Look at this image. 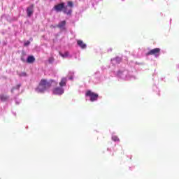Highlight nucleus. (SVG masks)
Instances as JSON below:
<instances>
[{
	"label": "nucleus",
	"instance_id": "1",
	"mask_svg": "<svg viewBox=\"0 0 179 179\" xmlns=\"http://www.w3.org/2000/svg\"><path fill=\"white\" fill-rule=\"evenodd\" d=\"M114 73L117 78L122 79V80H135V79H138L134 72L129 71L124 68H121L119 71H114Z\"/></svg>",
	"mask_w": 179,
	"mask_h": 179
},
{
	"label": "nucleus",
	"instance_id": "2",
	"mask_svg": "<svg viewBox=\"0 0 179 179\" xmlns=\"http://www.w3.org/2000/svg\"><path fill=\"white\" fill-rule=\"evenodd\" d=\"M52 85H57V83L54 80H50L49 81H47V80H41L37 87L35 88V92L40 94L45 93V92L50 90V88Z\"/></svg>",
	"mask_w": 179,
	"mask_h": 179
},
{
	"label": "nucleus",
	"instance_id": "3",
	"mask_svg": "<svg viewBox=\"0 0 179 179\" xmlns=\"http://www.w3.org/2000/svg\"><path fill=\"white\" fill-rule=\"evenodd\" d=\"M53 9L57 13L59 12H63V13H64V15H67V16H71L72 15V8H68V6H66L65 3L64 2L55 5Z\"/></svg>",
	"mask_w": 179,
	"mask_h": 179
},
{
	"label": "nucleus",
	"instance_id": "4",
	"mask_svg": "<svg viewBox=\"0 0 179 179\" xmlns=\"http://www.w3.org/2000/svg\"><path fill=\"white\" fill-rule=\"evenodd\" d=\"M52 93L56 96H62L65 93V90L62 87H56L52 90Z\"/></svg>",
	"mask_w": 179,
	"mask_h": 179
},
{
	"label": "nucleus",
	"instance_id": "5",
	"mask_svg": "<svg viewBox=\"0 0 179 179\" xmlns=\"http://www.w3.org/2000/svg\"><path fill=\"white\" fill-rule=\"evenodd\" d=\"M87 97H90V101H96L99 99V94L89 90L86 92Z\"/></svg>",
	"mask_w": 179,
	"mask_h": 179
},
{
	"label": "nucleus",
	"instance_id": "6",
	"mask_svg": "<svg viewBox=\"0 0 179 179\" xmlns=\"http://www.w3.org/2000/svg\"><path fill=\"white\" fill-rule=\"evenodd\" d=\"M160 48H155V49H152L151 50H150L147 54L146 55H154V57L155 58H159V57H160Z\"/></svg>",
	"mask_w": 179,
	"mask_h": 179
},
{
	"label": "nucleus",
	"instance_id": "7",
	"mask_svg": "<svg viewBox=\"0 0 179 179\" xmlns=\"http://www.w3.org/2000/svg\"><path fill=\"white\" fill-rule=\"evenodd\" d=\"M122 62V57L116 56L110 59V64L113 66L118 65Z\"/></svg>",
	"mask_w": 179,
	"mask_h": 179
},
{
	"label": "nucleus",
	"instance_id": "8",
	"mask_svg": "<svg viewBox=\"0 0 179 179\" xmlns=\"http://www.w3.org/2000/svg\"><path fill=\"white\" fill-rule=\"evenodd\" d=\"M34 6L31 5L30 6L27 8V16H28V17H31V16L33 15V13H34Z\"/></svg>",
	"mask_w": 179,
	"mask_h": 179
},
{
	"label": "nucleus",
	"instance_id": "9",
	"mask_svg": "<svg viewBox=\"0 0 179 179\" xmlns=\"http://www.w3.org/2000/svg\"><path fill=\"white\" fill-rule=\"evenodd\" d=\"M101 76V75L100 74V71L95 72V73L94 74L93 82L94 83H99L100 82V76Z\"/></svg>",
	"mask_w": 179,
	"mask_h": 179
},
{
	"label": "nucleus",
	"instance_id": "10",
	"mask_svg": "<svg viewBox=\"0 0 179 179\" xmlns=\"http://www.w3.org/2000/svg\"><path fill=\"white\" fill-rule=\"evenodd\" d=\"M77 44L78 46H80L82 50H86L87 45L86 43H83V41L82 40H78L77 41Z\"/></svg>",
	"mask_w": 179,
	"mask_h": 179
},
{
	"label": "nucleus",
	"instance_id": "11",
	"mask_svg": "<svg viewBox=\"0 0 179 179\" xmlns=\"http://www.w3.org/2000/svg\"><path fill=\"white\" fill-rule=\"evenodd\" d=\"M66 82H68V79L66 78H62L59 85L60 87H65L66 86Z\"/></svg>",
	"mask_w": 179,
	"mask_h": 179
},
{
	"label": "nucleus",
	"instance_id": "12",
	"mask_svg": "<svg viewBox=\"0 0 179 179\" xmlns=\"http://www.w3.org/2000/svg\"><path fill=\"white\" fill-rule=\"evenodd\" d=\"M65 26H66V21L63 20L61 21L58 24H57V27L59 29H62V30H65Z\"/></svg>",
	"mask_w": 179,
	"mask_h": 179
},
{
	"label": "nucleus",
	"instance_id": "13",
	"mask_svg": "<svg viewBox=\"0 0 179 179\" xmlns=\"http://www.w3.org/2000/svg\"><path fill=\"white\" fill-rule=\"evenodd\" d=\"M20 87H22V84H20V83H19L17 85L13 87L12 89H11V93L12 94L15 93V90H17V92H19V90H20Z\"/></svg>",
	"mask_w": 179,
	"mask_h": 179
},
{
	"label": "nucleus",
	"instance_id": "14",
	"mask_svg": "<svg viewBox=\"0 0 179 179\" xmlns=\"http://www.w3.org/2000/svg\"><path fill=\"white\" fill-rule=\"evenodd\" d=\"M0 100L2 102L8 101V100H9V96L5 95V94H1Z\"/></svg>",
	"mask_w": 179,
	"mask_h": 179
},
{
	"label": "nucleus",
	"instance_id": "15",
	"mask_svg": "<svg viewBox=\"0 0 179 179\" xmlns=\"http://www.w3.org/2000/svg\"><path fill=\"white\" fill-rule=\"evenodd\" d=\"M36 61V58L34 56H29L27 59V64H33Z\"/></svg>",
	"mask_w": 179,
	"mask_h": 179
},
{
	"label": "nucleus",
	"instance_id": "16",
	"mask_svg": "<svg viewBox=\"0 0 179 179\" xmlns=\"http://www.w3.org/2000/svg\"><path fill=\"white\" fill-rule=\"evenodd\" d=\"M130 66H131V68H134V69H136H136H138V68L139 66V64L131 62L130 63Z\"/></svg>",
	"mask_w": 179,
	"mask_h": 179
},
{
	"label": "nucleus",
	"instance_id": "17",
	"mask_svg": "<svg viewBox=\"0 0 179 179\" xmlns=\"http://www.w3.org/2000/svg\"><path fill=\"white\" fill-rule=\"evenodd\" d=\"M59 55H61L62 58H68L69 57V52H65L64 53L59 52Z\"/></svg>",
	"mask_w": 179,
	"mask_h": 179
},
{
	"label": "nucleus",
	"instance_id": "18",
	"mask_svg": "<svg viewBox=\"0 0 179 179\" xmlns=\"http://www.w3.org/2000/svg\"><path fill=\"white\" fill-rule=\"evenodd\" d=\"M74 75H75V73H73V71H70L69 73V80H73Z\"/></svg>",
	"mask_w": 179,
	"mask_h": 179
},
{
	"label": "nucleus",
	"instance_id": "19",
	"mask_svg": "<svg viewBox=\"0 0 179 179\" xmlns=\"http://www.w3.org/2000/svg\"><path fill=\"white\" fill-rule=\"evenodd\" d=\"M112 141H113V142H120V138H118V136L113 134L112 135Z\"/></svg>",
	"mask_w": 179,
	"mask_h": 179
},
{
	"label": "nucleus",
	"instance_id": "20",
	"mask_svg": "<svg viewBox=\"0 0 179 179\" xmlns=\"http://www.w3.org/2000/svg\"><path fill=\"white\" fill-rule=\"evenodd\" d=\"M66 6H67V8H69V9H72V8H73V2L68 1L67 5Z\"/></svg>",
	"mask_w": 179,
	"mask_h": 179
},
{
	"label": "nucleus",
	"instance_id": "21",
	"mask_svg": "<svg viewBox=\"0 0 179 179\" xmlns=\"http://www.w3.org/2000/svg\"><path fill=\"white\" fill-rule=\"evenodd\" d=\"M17 75L20 78H22V77L24 78V77L27 76V74L26 73V72L17 73Z\"/></svg>",
	"mask_w": 179,
	"mask_h": 179
},
{
	"label": "nucleus",
	"instance_id": "22",
	"mask_svg": "<svg viewBox=\"0 0 179 179\" xmlns=\"http://www.w3.org/2000/svg\"><path fill=\"white\" fill-rule=\"evenodd\" d=\"M54 61H55V59H54V57H50L48 59V64H54Z\"/></svg>",
	"mask_w": 179,
	"mask_h": 179
},
{
	"label": "nucleus",
	"instance_id": "23",
	"mask_svg": "<svg viewBox=\"0 0 179 179\" xmlns=\"http://www.w3.org/2000/svg\"><path fill=\"white\" fill-rule=\"evenodd\" d=\"M92 6L94 7L95 5H97V3H99V1H96V0H92Z\"/></svg>",
	"mask_w": 179,
	"mask_h": 179
},
{
	"label": "nucleus",
	"instance_id": "24",
	"mask_svg": "<svg viewBox=\"0 0 179 179\" xmlns=\"http://www.w3.org/2000/svg\"><path fill=\"white\" fill-rule=\"evenodd\" d=\"M24 47H27L28 45H30V41H27L26 42H24Z\"/></svg>",
	"mask_w": 179,
	"mask_h": 179
},
{
	"label": "nucleus",
	"instance_id": "25",
	"mask_svg": "<svg viewBox=\"0 0 179 179\" xmlns=\"http://www.w3.org/2000/svg\"><path fill=\"white\" fill-rule=\"evenodd\" d=\"M21 61L22 62H27V59H26V58L24 56L21 57Z\"/></svg>",
	"mask_w": 179,
	"mask_h": 179
},
{
	"label": "nucleus",
	"instance_id": "26",
	"mask_svg": "<svg viewBox=\"0 0 179 179\" xmlns=\"http://www.w3.org/2000/svg\"><path fill=\"white\" fill-rule=\"evenodd\" d=\"M22 102V100L19 99V100H17L15 99V104H17V106H19V103Z\"/></svg>",
	"mask_w": 179,
	"mask_h": 179
},
{
	"label": "nucleus",
	"instance_id": "27",
	"mask_svg": "<svg viewBox=\"0 0 179 179\" xmlns=\"http://www.w3.org/2000/svg\"><path fill=\"white\" fill-rule=\"evenodd\" d=\"M111 51H113V48H109V49L108 50V52H110Z\"/></svg>",
	"mask_w": 179,
	"mask_h": 179
},
{
	"label": "nucleus",
	"instance_id": "28",
	"mask_svg": "<svg viewBox=\"0 0 179 179\" xmlns=\"http://www.w3.org/2000/svg\"><path fill=\"white\" fill-rule=\"evenodd\" d=\"M13 115H15V117H16V112H13Z\"/></svg>",
	"mask_w": 179,
	"mask_h": 179
},
{
	"label": "nucleus",
	"instance_id": "29",
	"mask_svg": "<svg viewBox=\"0 0 179 179\" xmlns=\"http://www.w3.org/2000/svg\"><path fill=\"white\" fill-rule=\"evenodd\" d=\"M155 89H157V86H156V85L154 86V89H155Z\"/></svg>",
	"mask_w": 179,
	"mask_h": 179
},
{
	"label": "nucleus",
	"instance_id": "30",
	"mask_svg": "<svg viewBox=\"0 0 179 179\" xmlns=\"http://www.w3.org/2000/svg\"><path fill=\"white\" fill-rule=\"evenodd\" d=\"M80 1H86V0H80Z\"/></svg>",
	"mask_w": 179,
	"mask_h": 179
},
{
	"label": "nucleus",
	"instance_id": "31",
	"mask_svg": "<svg viewBox=\"0 0 179 179\" xmlns=\"http://www.w3.org/2000/svg\"><path fill=\"white\" fill-rule=\"evenodd\" d=\"M178 68L179 69V64L178 65Z\"/></svg>",
	"mask_w": 179,
	"mask_h": 179
},
{
	"label": "nucleus",
	"instance_id": "32",
	"mask_svg": "<svg viewBox=\"0 0 179 179\" xmlns=\"http://www.w3.org/2000/svg\"><path fill=\"white\" fill-rule=\"evenodd\" d=\"M122 1H124V0H122Z\"/></svg>",
	"mask_w": 179,
	"mask_h": 179
},
{
	"label": "nucleus",
	"instance_id": "33",
	"mask_svg": "<svg viewBox=\"0 0 179 179\" xmlns=\"http://www.w3.org/2000/svg\"><path fill=\"white\" fill-rule=\"evenodd\" d=\"M178 80H179V78H178Z\"/></svg>",
	"mask_w": 179,
	"mask_h": 179
}]
</instances>
